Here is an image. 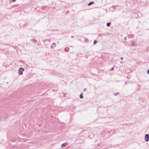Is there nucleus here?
<instances>
[{"label":"nucleus","instance_id":"obj_1","mask_svg":"<svg viewBox=\"0 0 149 149\" xmlns=\"http://www.w3.org/2000/svg\"><path fill=\"white\" fill-rule=\"evenodd\" d=\"M24 70V69L22 68H20L18 70V73L19 75H21L22 74V71Z\"/></svg>","mask_w":149,"mask_h":149},{"label":"nucleus","instance_id":"obj_2","mask_svg":"<svg viewBox=\"0 0 149 149\" xmlns=\"http://www.w3.org/2000/svg\"><path fill=\"white\" fill-rule=\"evenodd\" d=\"M145 141L146 142H148L149 140V134H146L145 137Z\"/></svg>","mask_w":149,"mask_h":149},{"label":"nucleus","instance_id":"obj_3","mask_svg":"<svg viewBox=\"0 0 149 149\" xmlns=\"http://www.w3.org/2000/svg\"><path fill=\"white\" fill-rule=\"evenodd\" d=\"M131 42L132 43L131 46L132 47L136 45L135 44V41H131Z\"/></svg>","mask_w":149,"mask_h":149},{"label":"nucleus","instance_id":"obj_4","mask_svg":"<svg viewBox=\"0 0 149 149\" xmlns=\"http://www.w3.org/2000/svg\"><path fill=\"white\" fill-rule=\"evenodd\" d=\"M56 46V44L55 43H53L52 44V45L51 46V47L52 48H54Z\"/></svg>","mask_w":149,"mask_h":149},{"label":"nucleus","instance_id":"obj_5","mask_svg":"<svg viewBox=\"0 0 149 149\" xmlns=\"http://www.w3.org/2000/svg\"><path fill=\"white\" fill-rule=\"evenodd\" d=\"M31 41H32L33 42H37V40L35 39H32L31 40Z\"/></svg>","mask_w":149,"mask_h":149},{"label":"nucleus","instance_id":"obj_6","mask_svg":"<svg viewBox=\"0 0 149 149\" xmlns=\"http://www.w3.org/2000/svg\"><path fill=\"white\" fill-rule=\"evenodd\" d=\"M128 35L129 36V38H132L133 37V34H128Z\"/></svg>","mask_w":149,"mask_h":149},{"label":"nucleus","instance_id":"obj_7","mask_svg":"<svg viewBox=\"0 0 149 149\" xmlns=\"http://www.w3.org/2000/svg\"><path fill=\"white\" fill-rule=\"evenodd\" d=\"M66 146V143H64L62 144L61 146V147H65Z\"/></svg>","mask_w":149,"mask_h":149},{"label":"nucleus","instance_id":"obj_8","mask_svg":"<svg viewBox=\"0 0 149 149\" xmlns=\"http://www.w3.org/2000/svg\"><path fill=\"white\" fill-rule=\"evenodd\" d=\"M94 3V2L93 1L91 2L88 4V6H89Z\"/></svg>","mask_w":149,"mask_h":149},{"label":"nucleus","instance_id":"obj_9","mask_svg":"<svg viewBox=\"0 0 149 149\" xmlns=\"http://www.w3.org/2000/svg\"><path fill=\"white\" fill-rule=\"evenodd\" d=\"M83 93H81L80 95V98L81 99L83 98Z\"/></svg>","mask_w":149,"mask_h":149},{"label":"nucleus","instance_id":"obj_10","mask_svg":"<svg viewBox=\"0 0 149 149\" xmlns=\"http://www.w3.org/2000/svg\"><path fill=\"white\" fill-rule=\"evenodd\" d=\"M111 22L107 23V26L108 27H109L110 26V25L111 24Z\"/></svg>","mask_w":149,"mask_h":149},{"label":"nucleus","instance_id":"obj_11","mask_svg":"<svg viewBox=\"0 0 149 149\" xmlns=\"http://www.w3.org/2000/svg\"><path fill=\"white\" fill-rule=\"evenodd\" d=\"M119 93H114V95L115 96H116L118 94H119Z\"/></svg>","mask_w":149,"mask_h":149},{"label":"nucleus","instance_id":"obj_12","mask_svg":"<svg viewBox=\"0 0 149 149\" xmlns=\"http://www.w3.org/2000/svg\"><path fill=\"white\" fill-rule=\"evenodd\" d=\"M97 43V41L96 40H95L94 41L93 44L95 45Z\"/></svg>","mask_w":149,"mask_h":149},{"label":"nucleus","instance_id":"obj_13","mask_svg":"<svg viewBox=\"0 0 149 149\" xmlns=\"http://www.w3.org/2000/svg\"><path fill=\"white\" fill-rule=\"evenodd\" d=\"M68 48H65V51H68Z\"/></svg>","mask_w":149,"mask_h":149},{"label":"nucleus","instance_id":"obj_14","mask_svg":"<svg viewBox=\"0 0 149 149\" xmlns=\"http://www.w3.org/2000/svg\"><path fill=\"white\" fill-rule=\"evenodd\" d=\"M114 69V68L113 67L111 69H110V70L111 71L113 70Z\"/></svg>","mask_w":149,"mask_h":149},{"label":"nucleus","instance_id":"obj_15","mask_svg":"<svg viewBox=\"0 0 149 149\" xmlns=\"http://www.w3.org/2000/svg\"><path fill=\"white\" fill-rule=\"evenodd\" d=\"M84 91H87V88H85L84 89Z\"/></svg>","mask_w":149,"mask_h":149},{"label":"nucleus","instance_id":"obj_16","mask_svg":"<svg viewBox=\"0 0 149 149\" xmlns=\"http://www.w3.org/2000/svg\"><path fill=\"white\" fill-rule=\"evenodd\" d=\"M127 39V36H125V37H124V40H126Z\"/></svg>","mask_w":149,"mask_h":149},{"label":"nucleus","instance_id":"obj_17","mask_svg":"<svg viewBox=\"0 0 149 149\" xmlns=\"http://www.w3.org/2000/svg\"><path fill=\"white\" fill-rule=\"evenodd\" d=\"M147 72L148 74H149V69L147 70Z\"/></svg>","mask_w":149,"mask_h":149},{"label":"nucleus","instance_id":"obj_18","mask_svg":"<svg viewBox=\"0 0 149 149\" xmlns=\"http://www.w3.org/2000/svg\"><path fill=\"white\" fill-rule=\"evenodd\" d=\"M16 0H12V1L13 2H15L16 1Z\"/></svg>","mask_w":149,"mask_h":149},{"label":"nucleus","instance_id":"obj_19","mask_svg":"<svg viewBox=\"0 0 149 149\" xmlns=\"http://www.w3.org/2000/svg\"><path fill=\"white\" fill-rule=\"evenodd\" d=\"M120 59H123V58L122 57H120Z\"/></svg>","mask_w":149,"mask_h":149},{"label":"nucleus","instance_id":"obj_20","mask_svg":"<svg viewBox=\"0 0 149 149\" xmlns=\"http://www.w3.org/2000/svg\"><path fill=\"white\" fill-rule=\"evenodd\" d=\"M79 139H77L76 140V141L78 142V141L79 140Z\"/></svg>","mask_w":149,"mask_h":149},{"label":"nucleus","instance_id":"obj_21","mask_svg":"<svg viewBox=\"0 0 149 149\" xmlns=\"http://www.w3.org/2000/svg\"><path fill=\"white\" fill-rule=\"evenodd\" d=\"M71 38H72L73 37V36H72L71 37Z\"/></svg>","mask_w":149,"mask_h":149},{"label":"nucleus","instance_id":"obj_22","mask_svg":"<svg viewBox=\"0 0 149 149\" xmlns=\"http://www.w3.org/2000/svg\"><path fill=\"white\" fill-rule=\"evenodd\" d=\"M97 149H99V148H97Z\"/></svg>","mask_w":149,"mask_h":149}]
</instances>
